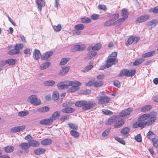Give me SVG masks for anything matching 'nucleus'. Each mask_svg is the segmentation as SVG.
I'll use <instances>...</instances> for the list:
<instances>
[{"label": "nucleus", "mask_w": 158, "mask_h": 158, "mask_svg": "<svg viewBox=\"0 0 158 158\" xmlns=\"http://www.w3.org/2000/svg\"><path fill=\"white\" fill-rule=\"evenodd\" d=\"M81 85V83L77 81H67L59 83L57 86L60 89H68L69 86H71L68 90V92L69 93H73L78 90Z\"/></svg>", "instance_id": "f257e3e1"}, {"label": "nucleus", "mask_w": 158, "mask_h": 158, "mask_svg": "<svg viewBox=\"0 0 158 158\" xmlns=\"http://www.w3.org/2000/svg\"><path fill=\"white\" fill-rule=\"evenodd\" d=\"M133 109L131 108H128L122 111L118 115L113 116L108 120L106 123V124L109 125L113 123L119 119V117H124L129 115L132 111Z\"/></svg>", "instance_id": "f03ea898"}, {"label": "nucleus", "mask_w": 158, "mask_h": 158, "mask_svg": "<svg viewBox=\"0 0 158 158\" xmlns=\"http://www.w3.org/2000/svg\"><path fill=\"white\" fill-rule=\"evenodd\" d=\"M75 105L78 107L82 106L83 110L86 111L94 108L96 106V104L93 101L82 100L76 102Z\"/></svg>", "instance_id": "7ed1b4c3"}, {"label": "nucleus", "mask_w": 158, "mask_h": 158, "mask_svg": "<svg viewBox=\"0 0 158 158\" xmlns=\"http://www.w3.org/2000/svg\"><path fill=\"white\" fill-rule=\"evenodd\" d=\"M110 100V98L106 96L103 92H101L98 98V104L102 105L108 103Z\"/></svg>", "instance_id": "20e7f679"}, {"label": "nucleus", "mask_w": 158, "mask_h": 158, "mask_svg": "<svg viewBox=\"0 0 158 158\" xmlns=\"http://www.w3.org/2000/svg\"><path fill=\"white\" fill-rule=\"evenodd\" d=\"M151 115L150 116L149 119L146 121H143L144 127L146 126H148L153 123L156 119V116L157 113L155 112H152Z\"/></svg>", "instance_id": "39448f33"}, {"label": "nucleus", "mask_w": 158, "mask_h": 158, "mask_svg": "<svg viewBox=\"0 0 158 158\" xmlns=\"http://www.w3.org/2000/svg\"><path fill=\"white\" fill-rule=\"evenodd\" d=\"M37 98L36 95H32L28 98V100L32 104L35 106H38L41 104V101Z\"/></svg>", "instance_id": "423d86ee"}, {"label": "nucleus", "mask_w": 158, "mask_h": 158, "mask_svg": "<svg viewBox=\"0 0 158 158\" xmlns=\"http://www.w3.org/2000/svg\"><path fill=\"white\" fill-rule=\"evenodd\" d=\"M110 56H108L106 64V66L107 68L115 64V63L117 62L116 59L110 58Z\"/></svg>", "instance_id": "0eeeda50"}, {"label": "nucleus", "mask_w": 158, "mask_h": 158, "mask_svg": "<svg viewBox=\"0 0 158 158\" xmlns=\"http://www.w3.org/2000/svg\"><path fill=\"white\" fill-rule=\"evenodd\" d=\"M150 16L149 15H142L138 17L136 20L137 23H141L147 20L150 18Z\"/></svg>", "instance_id": "6e6552de"}, {"label": "nucleus", "mask_w": 158, "mask_h": 158, "mask_svg": "<svg viewBox=\"0 0 158 158\" xmlns=\"http://www.w3.org/2000/svg\"><path fill=\"white\" fill-rule=\"evenodd\" d=\"M102 45L100 43L96 44L94 46H89L87 48V51H90L91 50L94 51H98L102 48Z\"/></svg>", "instance_id": "1a4fd4ad"}, {"label": "nucleus", "mask_w": 158, "mask_h": 158, "mask_svg": "<svg viewBox=\"0 0 158 158\" xmlns=\"http://www.w3.org/2000/svg\"><path fill=\"white\" fill-rule=\"evenodd\" d=\"M139 40V38L138 37H130L128 39L127 43H126V45H130L133 43L135 44Z\"/></svg>", "instance_id": "9d476101"}, {"label": "nucleus", "mask_w": 158, "mask_h": 158, "mask_svg": "<svg viewBox=\"0 0 158 158\" xmlns=\"http://www.w3.org/2000/svg\"><path fill=\"white\" fill-rule=\"evenodd\" d=\"M25 126L23 125L20 126L15 127L11 128L10 131L13 133H16L23 131L25 128Z\"/></svg>", "instance_id": "9b49d317"}, {"label": "nucleus", "mask_w": 158, "mask_h": 158, "mask_svg": "<svg viewBox=\"0 0 158 158\" xmlns=\"http://www.w3.org/2000/svg\"><path fill=\"white\" fill-rule=\"evenodd\" d=\"M52 120L50 118H49L44 119L40 120V124L44 125H49L52 123Z\"/></svg>", "instance_id": "f8f14e48"}, {"label": "nucleus", "mask_w": 158, "mask_h": 158, "mask_svg": "<svg viewBox=\"0 0 158 158\" xmlns=\"http://www.w3.org/2000/svg\"><path fill=\"white\" fill-rule=\"evenodd\" d=\"M158 23L157 19H153L148 22L147 23V26L149 28L152 29Z\"/></svg>", "instance_id": "ddd939ff"}, {"label": "nucleus", "mask_w": 158, "mask_h": 158, "mask_svg": "<svg viewBox=\"0 0 158 158\" xmlns=\"http://www.w3.org/2000/svg\"><path fill=\"white\" fill-rule=\"evenodd\" d=\"M153 113H151V112L148 114H144L141 115L139 116L138 118L140 122L146 121V120L148 118L151 114H152Z\"/></svg>", "instance_id": "4468645a"}, {"label": "nucleus", "mask_w": 158, "mask_h": 158, "mask_svg": "<svg viewBox=\"0 0 158 158\" xmlns=\"http://www.w3.org/2000/svg\"><path fill=\"white\" fill-rule=\"evenodd\" d=\"M70 67L69 66L63 67L62 69L60 71L59 74L60 76L65 75L69 71Z\"/></svg>", "instance_id": "2eb2a0df"}, {"label": "nucleus", "mask_w": 158, "mask_h": 158, "mask_svg": "<svg viewBox=\"0 0 158 158\" xmlns=\"http://www.w3.org/2000/svg\"><path fill=\"white\" fill-rule=\"evenodd\" d=\"M41 56L40 51L37 49H35L33 52V57L35 60H38Z\"/></svg>", "instance_id": "dca6fc26"}, {"label": "nucleus", "mask_w": 158, "mask_h": 158, "mask_svg": "<svg viewBox=\"0 0 158 158\" xmlns=\"http://www.w3.org/2000/svg\"><path fill=\"white\" fill-rule=\"evenodd\" d=\"M16 62V60L12 59H8L6 60L5 61L2 62L4 65L6 64H8L10 65H15Z\"/></svg>", "instance_id": "f3484780"}, {"label": "nucleus", "mask_w": 158, "mask_h": 158, "mask_svg": "<svg viewBox=\"0 0 158 158\" xmlns=\"http://www.w3.org/2000/svg\"><path fill=\"white\" fill-rule=\"evenodd\" d=\"M114 124V127L116 128H118L121 127L124 124V120L123 119H118Z\"/></svg>", "instance_id": "a211bd4d"}, {"label": "nucleus", "mask_w": 158, "mask_h": 158, "mask_svg": "<svg viewBox=\"0 0 158 158\" xmlns=\"http://www.w3.org/2000/svg\"><path fill=\"white\" fill-rule=\"evenodd\" d=\"M53 52H48L44 53L41 56V59L43 60H46L51 56Z\"/></svg>", "instance_id": "6ab92c4d"}, {"label": "nucleus", "mask_w": 158, "mask_h": 158, "mask_svg": "<svg viewBox=\"0 0 158 158\" xmlns=\"http://www.w3.org/2000/svg\"><path fill=\"white\" fill-rule=\"evenodd\" d=\"M97 54V52H96L90 51L87 54L85 59H86L90 60L95 56Z\"/></svg>", "instance_id": "aec40b11"}, {"label": "nucleus", "mask_w": 158, "mask_h": 158, "mask_svg": "<svg viewBox=\"0 0 158 158\" xmlns=\"http://www.w3.org/2000/svg\"><path fill=\"white\" fill-rule=\"evenodd\" d=\"M60 113L59 112L56 111L54 112L52 115L50 117L53 121L58 119L60 116Z\"/></svg>", "instance_id": "412c9836"}, {"label": "nucleus", "mask_w": 158, "mask_h": 158, "mask_svg": "<svg viewBox=\"0 0 158 158\" xmlns=\"http://www.w3.org/2000/svg\"><path fill=\"white\" fill-rule=\"evenodd\" d=\"M46 151L45 149L43 148H38L34 150V153L37 155H40L43 154Z\"/></svg>", "instance_id": "4be33fe9"}, {"label": "nucleus", "mask_w": 158, "mask_h": 158, "mask_svg": "<svg viewBox=\"0 0 158 158\" xmlns=\"http://www.w3.org/2000/svg\"><path fill=\"white\" fill-rule=\"evenodd\" d=\"M28 143H29L30 147L31 146L34 147H37L40 144L39 142L35 140H30L29 141Z\"/></svg>", "instance_id": "5701e85b"}, {"label": "nucleus", "mask_w": 158, "mask_h": 158, "mask_svg": "<svg viewBox=\"0 0 158 158\" xmlns=\"http://www.w3.org/2000/svg\"><path fill=\"white\" fill-rule=\"evenodd\" d=\"M52 140L50 139H46L42 140L41 143L44 145H48L52 143Z\"/></svg>", "instance_id": "b1692460"}, {"label": "nucleus", "mask_w": 158, "mask_h": 158, "mask_svg": "<svg viewBox=\"0 0 158 158\" xmlns=\"http://www.w3.org/2000/svg\"><path fill=\"white\" fill-rule=\"evenodd\" d=\"M130 131V129L129 128L126 127L121 130V133L124 135L126 137H127Z\"/></svg>", "instance_id": "393cba45"}, {"label": "nucleus", "mask_w": 158, "mask_h": 158, "mask_svg": "<svg viewBox=\"0 0 158 158\" xmlns=\"http://www.w3.org/2000/svg\"><path fill=\"white\" fill-rule=\"evenodd\" d=\"M51 65V63L47 62L42 64L40 66V69L41 70H44L48 68Z\"/></svg>", "instance_id": "a878e982"}, {"label": "nucleus", "mask_w": 158, "mask_h": 158, "mask_svg": "<svg viewBox=\"0 0 158 158\" xmlns=\"http://www.w3.org/2000/svg\"><path fill=\"white\" fill-rule=\"evenodd\" d=\"M155 52V51H152L143 54L142 55V57L143 58H144L151 57L154 55Z\"/></svg>", "instance_id": "bb28decb"}, {"label": "nucleus", "mask_w": 158, "mask_h": 158, "mask_svg": "<svg viewBox=\"0 0 158 158\" xmlns=\"http://www.w3.org/2000/svg\"><path fill=\"white\" fill-rule=\"evenodd\" d=\"M138 127L142 128L144 127L143 121L136 122L134 123L133 126V127L134 128H136Z\"/></svg>", "instance_id": "cd10ccee"}, {"label": "nucleus", "mask_w": 158, "mask_h": 158, "mask_svg": "<svg viewBox=\"0 0 158 158\" xmlns=\"http://www.w3.org/2000/svg\"><path fill=\"white\" fill-rule=\"evenodd\" d=\"M147 138L150 140H154L155 139V136L154 133L151 131H149L147 134Z\"/></svg>", "instance_id": "c85d7f7f"}, {"label": "nucleus", "mask_w": 158, "mask_h": 158, "mask_svg": "<svg viewBox=\"0 0 158 158\" xmlns=\"http://www.w3.org/2000/svg\"><path fill=\"white\" fill-rule=\"evenodd\" d=\"M152 108V106L150 105L145 106L143 107L141 110V111L145 112L150 110Z\"/></svg>", "instance_id": "c756f323"}, {"label": "nucleus", "mask_w": 158, "mask_h": 158, "mask_svg": "<svg viewBox=\"0 0 158 158\" xmlns=\"http://www.w3.org/2000/svg\"><path fill=\"white\" fill-rule=\"evenodd\" d=\"M19 146L23 149H27L30 147L29 143L23 142L19 145Z\"/></svg>", "instance_id": "7c9ffc66"}, {"label": "nucleus", "mask_w": 158, "mask_h": 158, "mask_svg": "<svg viewBox=\"0 0 158 158\" xmlns=\"http://www.w3.org/2000/svg\"><path fill=\"white\" fill-rule=\"evenodd\" d=\"M19 53V52L15 48H14V49L8 51L7 52L8 54L10 55H14L18 54Z\"/></svg>", "instance_id": "2f4dec72"}, {"label": "nucleus", "mask_w": 158, "mask_h": 158, "mask_svg": "<svg viewBox=\"0 0 158 158\" xmlns=\"http://www.w3.org/2000/svg\"><path fill=\"white\" fill-rule=\"evenodd\" d=\"M14 148L12 146H9L4 148V150L6 152L11 153L13 151Z\"/></svg>", "instance_id": "473e14b6"}, {"label": "nucleus", "mask_w": 158, "mask_h": 158, "mask_svg": "<svg viewBox=\"0 0 158 158\" xmlns=\"http://www.w3.org/2000/svg\"><path fill=\"white\" fill-rule=\"evenodd\" d=\"M121 14L123 18L125 19H127L128 15V13L127 10L125 9H123L122 11Z\"/></svg>", "instance_id": "72a5a7b5"}, {"label": "nucleus", "mask_w": 158, "mask_h": 158, "mask_svg": "<svg viewBox=\"0 0 158 158\" xmlns=\"http://www.w3.org/2000/svg\"><path fill=\"white\" fill-rule=\"evenodd\" d=\"M49 108L47 106H44L40 108L37 109V111L41 113H45L48 111Z\"/></svg>", "instance_id": "f704fd0d"}, {"label": "nucleus", "mask_w": 158, "mask_h": 158, "mask_svg": "<svg viewBox=\"0 0 158 158\" xmlns=\"http://www.w3.org/2000/svg\"><path fill=\"white\" fill-rule=\"evenodd\" d=\"M74 109L71 107H68L62 110V112L67 113H70L74 112Z\"/></svg>", "instance_id": "c9c22d12"}, {"label": "nucleus", "mask_w": 158, "mask_h": 158, "mask_svg": "<svg viewBox=\"0 0 158 158\" xmlns=\"http://www.w3.org/2000/svg\"><path fill=\"white\" fill-rule=\"evenodd\" d=\"M125 20V19L123 18H120L114 22V25L116 26L119 25L123 22Z\"/></svg>", "instance_id": "e433bc0d"}, {"label": "nucleus", "mask_w": 158, "mask_h": 158, "mask_svg": "<svg viewBox=\"0 0 158 158\" xmlns=\"http://www.w3.org/2000/svg\"><path fill=\"white\" fill-rule=\"evenodd\" d=\"M84 25L82 24H78L74 26L75 29L78 31L82 30L84 29Z\"/></svg>", "instance_id": "4c0bfd02"}, {"label": "nucleus", "mask_w": 158, "mask_h": 158, "mask_svg": "<svg viewBox=\"0 0 158 158\" xmlns=\"http://www.w3.org/2000/svg\"><path fill=\"white\" fill-rule=\"evenodd\" d=\"M93 62H90L89 63V64L84 69L83 71L85 72H87L88 71L91 69L93 67V65H92Z\"/></svg>", "instance_id": "58836bf2"}, {"label": "nucleus", "mask_w": 158, "mask_h": 158, "mask_svg": "<svg viewBox=\"0 0 158 158\" xmlns=\"http://www.w3.org/2000/svg\"><path fill=\"white\" fill-rule=\"evenodd\" d=\"M35 2L36 3L38 8L40 9V11L42 10V6H44L45 2H44L42 4L41 2L39 0H35Z\"/></svg>", "instance_id": "ea45409f"}, {"label": "nucleus", "mask_w": 158, "mask_h": 158, "mask_svg": "<svg viewBox=\"0 0 158 158\" xmlns=\"http://www.w3.org/2000/svg\"><path fill=\"white\" fill-rule=\"evenodd\" d=\"M136 73V70L135 69H127V77H130L134 76Z\"/></svg>", "instance_id": "a19ab883"}, {"label": "nucleus", "mask_w": 158, "mask_h": 158, "mask_svg": "<svg viewBox=\"0 0 158 158\" xmlns=\"http://www.w3.org/2000/svg\"><path fill=\"white\" fill-rule=\"evenodd\" d=\"M44 85L46 86H51L55 84V82L53 80L46 81L44 82Z\"/></svg>", "instance_id": "79ce46f5"}, {"label": "nucleus", "mask_w": 158, "mask_h": 158, "mask_svg": "<svg viewBox=\"0 0 158 158\" xmlns=\"http://www.w3.org/2000/svg\"><path fill=\"white\" fill-rule=\"evenodd\" d=\"M81 21L83 23H88L91 22V19L89 18L84 17L81 19Z\"/></svg>", "instance_id": "37998d69"}, {"label": "nucleus", "mask_w": 158, "mask_h": 158, "mask_svg": "<svg viewBox=\"0 0 158 158\" xmlns=\"http://www.w3.org/2000/svg\"><path fill=\"white\" fill-rule=\"evenodd\" d=\"M144 60V59L142 58L137 59L133 63V65L135 66L138 65L143 62Z\"/></svg>", "instance_id": "c03bdc74"}, {"label": "nucleus", "mask_w": 158, "mask_h": 158, "mask_svg": "<svg viewBox=\"0 0 158 158\" xmlns=\"http://www.w3.org/2000/svg\"><path fill=\"white\" fill-rule=\"evenodd\" d=\"M118 76L119 77H122L124 76L127 77V69H124L122 70L119 74Z\"/></svg>", "instance_id": "a18cd8bd"}, {"label": "nucleus", "mask_w": 158, "mask_h": 158, "mask_svg": "<svg viewBox=\"0 0 158 158\" xmlns=\"http://www.w3.org/2000/svg\"><path fill=\"white\" fill-rule=\"evenodd\" d=\"M29 114V112L28 111H21L18 113V115L20 117H25Z\"/></svg>", "instance_id": "49530a36"}, {"label": "nucleus", "mask_w": 158, "mask_h": 158, "mask_svg": "<svg viewBox=\"0 0 158 158\" xmlns=\"http://www.w3.org/2000/svg\"><path fill=\"white\" fill-rule=\"evenodd\" d=\"M69 58H63L60 60V64L61 65H64L67 63L69 60Z\"/></svg>", "instance_id": "de8ad7c7"}, {"label": "nucleus", "mask_w": 158, "mask_h": 158, "mask_svg": "<svg viewBox=\"0 0 158 158\" xmlns=\"http://www.w3.org/2000/svg\"><path fill=\"white\" fill-rule=\"evenodd\" d=\"M71 135L75 138H78L79 136V133L74 130L71 131L70 132Z\"/></svg>", "instance_id": "09e8293b"}, {"label": "nucleus", "mask_w": 158, "mask_h": 158, "mask_svg": "<svg viewBox=\"0 0 158 158\" xmlns=\"http://www.w3.org/2000/svg\"><path fill=\"white\" fill-rule=\"evenodd\" d=\"M54 30L58 32L60 31L61 29V25L59 24L57 25H54L53 27Z\"/></svg>", "instance_id": "8fccbe9b"}, {"label": "nucleus", "mask_w": 158, "mask_h": 158, "mask_svg": "<svg viewBox=\"0 0 158 158\" xmlns=\"http://www.w3.org/2000/svg\"><path fill=\"white\" fill-rule=\"evenodd\" d=\"M24 47V45L23 44H19L15 45L14 48L19 52V50L21 49Z\"/></svg>", "instance_id": "3c124183"}, {"label": "nucleus", "mask_w": 158, "mask_h": 158, "mask_svg": "<svg viewBox=\"0 0 158 158\" xmlns=\"http://www.w3.org/2000/svg\"><path fill=\"white\" fill-rule=\"evenodd\" d=\"M103 83V82L101 81H94V87H97L101 86Z\"/></svg>", "instance_id": "603ef678"}, {"label": "nucleus", "mask_w": 158, "mask_h": 158, "mask_svg": "<svg viewBox=\"0 0 158 158\" xmlns=\"http://www.w3.org/2000/svg\"><path fill=\"white\" fill-rule=\"evenodd\" d=\"M59 98V94L56 91L53 92L52 94V99L55 100H57Z\"/></svg>", "instance_id": "864d4df0"}, {"label": "nucleus", "mask_w": 158, "mask_h": 158, "mask_svg": "<svg viewBox=\"0 0 158 158\" xmlns=\"http://www.w3.org/2000/svg\"><path fill=\"white\" fill-rule=\"evenodd\" d=\"M102 113L105 115H110L113 114V112L108 110L103 109L102 110Z\"/></svg>", "instance_id": "5fc2aeb1"}, {"label": "nucleus", "mask_w": 158, "mask_h": 158, "mask_svg": "<svg viewBox=\"0 0 158 158\" xmlns=\"http://www.w3.org/2000/svg\"><path fill=\"white\" fill-rule=\"evenodd\" d=\"M78 51H82L84 50L86 48V46L84 45H80L78 44Z\"/></svg>", "instance_id": "6e6d98bb"}, {"label": "nucleus", "mask_w": 158, "mask_h": 158, "mask_svg": "<svg viewBox=\"0 0 158 158\" xmlns=\"http://www.w3.org/2000/svg\"><path fill=\"white\" fill-rule=\"evenodd\" d=\"M68 125L72 129L77 130L78 128V126L76 124L72 123H69Z\"/></svg>", "instance_id": "4d7b16f0"}, {"label": "nucleus", "mask_w": 158, "mask_h": 158, "mask_svg": "<svg viewBox=\"0 0 158 158\" xmlns=\"http://www.w3.org/2000/svg\"><path fill=\"white\" fill-rule=\"evenodd\" d=\"M115 139L116 140L123 144H125V141L121 138H119L118 137H115Z\"/></svg>", "instance_id": "13d9d810"}, {"label": "nucleus", "mask_w": 158, "mask_h": 158, "mask_svg": "<svg viewBox=\"0 0 158 158\" xmlns=\"http://www.w3.org/2000/svg\"><path fill=\"white\" fill-rule=\"evenodd\" d=\"M153 146L155 147L158 148V139H155L152 140Z\"/></svg>", "instance_id": "bf43d9fd"}, {"label": "nucleus", "mask_w": 158, "mask_h": 158, "mask_svg": "<svg viewBox=\"0 0 158 158\" xmlns=\"http://www.w3.org/2000/svg\"><path fill=\"white\" fill-rule=\"evenodd\" d=\"M99 17V15L96 14H94L90 16L91 18L94 20H96L98 19Z\"/></svg>", "instance_id": "052dcab7"}, {"label": "nucleus", "mask_w": 158, "mask_h": 158, "mask_svg": "<svg viewBox=\"0 0 158 158\" xmlns=\"http://www.w3.org/2000/svg\"><path fill=\"white\" fill-rule=\"evenodd\" d=\"M110 129H107L105 130L102 133V136L105 137L107 136L110 131Z\"/></svg>", "instance_id": "680f3d73"}, {"label": "nucleus", "mask_w": 158, "mask_h": 158, "mask_svg": "<svg viewBox=\"0 0 158 158\" xmlns=\"http://www.w3.org/2000/svg\"><path fill=\"white\" fill-rule=\"evenodd\" d=\"M98 8L100 10L106 11L107 10V8L106 6L104 5H99L98 6Z\"/></svg>", "instance_id": "e2e57ef3"}, {"label": "nucleus", "mask_w": 158, "mask_h": 158, "mask_svg": "<svg viewBox=\"0 0 158 158\" xmlns=\"http://www.w3.org/2000/svg\"><path fill=\"white\" fill-rule=\"evenodd\" d=\"M69 117L67 115H65L61 116L60 118V120L63 122L65 121L66 120H67L69 119Z\"/></svg>", "instance_id": "0e129e2a"}, {"label": "nucleus", "mask_w": 158, "mask_h": 158, "mask_svg": "<svg viewBox=\"0 0 158 158\" xmlns=\"http://www.w3.org/2000/svg\"><path fill=\"white\" fill-rule=\"evenodd\" d=\"M135 139L138 142H141L142 141V138L141 135L138 134L135 137Z\"/></svg>", "instance_id": "69168bd1"}, {"label": "nucleus", "mask_w": 158, "mask_h": 158, "mask_svg": "<svg viewBox=\"0 0 158 158\" xmlns=\"http://www.w3.org/2000/svg\"><path fill=\"white\" fill-rule=\"evenodd\" d=\"M77 46L78 45H76L71 47V51L72 52L78 51L77 48H78Z\"/></svg>", "instance_id": "338daca9"}, {"label": "nucleus", "mask_w": 158, "mask_h": 158, "mask_svg": "<svg viewBox=\"0 0 158 158\" xmlns=\"http://www.w3.org/2000/svg\"><path fill=\"white\" fill-rule=\"evenodd\" d=\"M119 17L118 14H115L113 15L112 16L111 20H114L117 19Z\"/></svg>", "instance_id": "774afa93"}]
</instances>
